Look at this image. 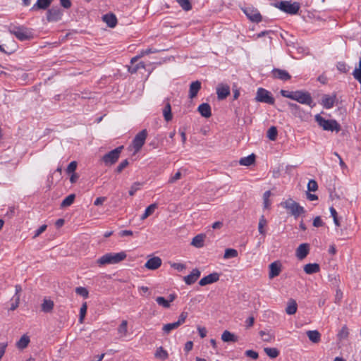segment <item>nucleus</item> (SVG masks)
<instances>
[{
	"instance_id": "1",
	"label": "nucleus",
	"mask_w": 361,
	"mask_h": 361,
	"mask_svg": "<svg viewBox=\"0 0 361 361\" xmlns=\"http://www.w3.org/2000/svg\"><path fill=\"white\" fill-rule=\"evenodd\" d=\"M127 255L125 252L118 253L109 252L102 255L97 260L99 266L102 267L107 264H115L124 260Z\"/></svg>"
},
{
	"instance_id": "2",
	"label": "nucleus",
	"mask_w": 361,
	"mask_h": 361,
	"mask_svg": "<svg viewBox=\"0 0 361 361\" xmlns=\"http://www.w3.org/2000/svg\"><path fill=\"white\" fill-rule=\"evenodd\" d=\"M314 119L319 127H321L324 130L331 132L335 131L336 133L341 130V126L336 120L325 119L320 114L315 115Z\"/></svg>"
},
{
	"instance_id": "3",
	"label": "nucleus",
	"mask_w": 361,
	"mask_h": 361,
	"mask_svg": "<svg viewBox=\"0 0 361 361\" xmlns=\"http://www.w3.org/2000/svg\"><path fill=\"white\" fill-rule=\"evenodd\" d=\"M281 206L285 208L295 219L305 213L304 207L291 198L282 202Z\"/></svg>"
},
{
	"instance_id": "4",
	"label": "nucleus",
	"mask_w": 361,
	"mask_h": 361,
	"mask_svg": "<svg viewBox=\"0 0 361 361\" xmlns=\"http://www.w3.org/2000/svg\"><path fill=\"white\" fill-rule=\"evenodd\" d=\"M8 30L11 34L15 35L20 41H25L32 37L31 30L24 26L11 25Z\"/></svg>"
},
{
	"instance_id": "5",
	"label": "nucleus",
	"mask_w": 361,
	"mask_h": 361,
	"mask_svg": "<svg viewBox=\"0 0 361 361\" xmlns=\"http://www.w3.org/2000/svg\"><path fill=\"white\" fill-rule=\"evenodd\" d=\"M275 6L279 8L281 11L290 14H296L300 9V4L298 2L291 3L288 1H281L275 4Z\"/></svg>"
},
{
	"instance_id": "6",
	"label": "nucleus",
	"mask_w": 361,
	"mask_h": 361,
	"mask_svg": "<svg viewBox=\"0 0 361 361\" xmlns=\"http://www.w3.org/2000/svg\"><path fill=\"white\" fill-rule=\"evenodd\" d=\"M123 149V146H119L110 151L102 157V161L106 165L115 164L118 161Z\"/></svg>"
},
{
	"instance_id": "7",
	"label": "nucleus",
	"mask_w": 361,
	"mask_h": 361,
	"mask_svg": "<svg viewBox=\"0 0 361 361\" xmlns=\"http://www.w3.org/2000/svg\"><path fill=\"white\" fill-rule=\"evenodd\" d=\"M293 100L297 101L302 104L308 105L311 107L314 106V105L313 104V99L311 97V94L307 92L301 90L295 91Z\"/></svg>"
},
{
	"instance_id": "8",
	"label": "nucleus",
	"mask_w": 361,
	"mask_h": 361,
	"mask_svg": "<svg viewBox=\"0 0 361 361\" xmlns=\"http://www.w3.org/2000/svg\"><path fill=\"white\" fill-rule=\"evenodd\" d=\"M247 18L252 22L259 23L262 20V17L259 11L253 6H247L242 8Z\"/></svg>"
},
{
	"instance_id": "9",
	"label": "nucleus",
	"mask_w": 361,
	"mask_h": 361,
	"mask_svg": "<svg viewBox=\"0 0 361 361\" xmlns=\"http://www.w3.org/2000/svg\"><path fill=\"white\" fill-rule=\"evenodd\" d=\"M256 100L259 102H264L269 104L274 103V99L271 94L264 88H259L257 91Z\"/></svg>"
},
{
	"instance_id": "10",
	"label": "nucleus",
	"mask_w": 361,
	"mask_h": 361,
	"mask_svg": "<svg viewBox=\"0 0 361 361\" xmlns=\"http://www.w3.org/2000/svg\"><path fill=\"white\" fill-rule=\"evenodd\" d=\"M147 136V131L145 129L141 130L135 135L133 140V146L135 152H139L142 147L144 145Z\"/></svg>"
},
{
	"instance_id": "11",
	"label": "nucleus",
	"mask_w": 361,
	"mask_h": 361,
	"mask_svg": "<svg viewBox=\"0 0 361 361\" xmlns=\"http://www.w3.org/2000/svg\"><path fill=\"white\" fill-rule=\"evenodd\" d=\"M63 13L58 8H52L47 12V19L49 22H57L61 19Z\"/></svg>"
},
{
	"instance_id": "12",
	"label": "nucleus",
	"mask_w": 361,
	"mask_h": 361,
	"mask_svg": "<svg viewBox=\"0 0 361 361\" xmlns=\"http://www.w3.org/2000/svg\"><path fill=\"white\" fill-rule=\"evenodd\" d=\"M281 263L279 261H275L271 263L269 266V279H273L277 276H279L281 271Z\"/></svg>"
},
{
	"instance_id": "13",
	"label": "nucleus",
	"mask_w": 361,
	"mask_h": 361,
	"mask_svg": "<svg viewBox=\"0 0 361 361\" xmlns=\"http://www.w3.org/2000/svg\"><path fill=\"white\" fill-rule=\"evenodd\" d=\"M219 279V274L216 272L210 274L200 279L199 284L204 286L218 281Z\"/></svg>"
},
{
	"instance_id": "14",
	"label": "nucleus",
	"mask_w": 361,
	"mask_h": 361,
	"mask_svg": "<svg viewBox=\"0 0 361 361\" xmlns=\"http://www.w3.org/2000/svg\"><path fill=\"white\" fill-rule=\"evenodd\" d=\"M216 94L219 100L226 99L230 94V87L224 84L219 85L216 87Z\"/></svg>"
},
{
	"instance_id": "15",
	"label": "nucleus",
	"mask_w": 361,
	"mask_h": 361,
	"mask_svg": "<svg viewBox=\"0 0 361 361\" xmlns=\"http://www.w3.org/2000/svg\"><path fill=\"white\" fill-rule=\"evenodd\" d=\"M161 263L162 261L160 257H153L146 262L145 267L149 270H155L161 267Z\"/></svg>"
},
{
	"instance_id": "16",
	"label": "nucleus",
	"mask_w": 361,
	"mask_h": 361,
	"mask_svg": "<svg viewBox=\"0 0 361 361\" xmlns=\"http://www.w3.org/2000/svg\"><path fill=\"white\" fill-rule=\"evenodd\" d=\"M310 246L307 243L300 244L296 250L295 255L299 259H303L309 254Z\"/></svg>"
},
{
	"instance_id": "17",
	"label": "nucleus",
	"mask_w": 361,
	"mask_h": 361,
	"mask_svg": "<svg viewBox=\"0 0 361 361\" xmlns=\"http://www.w3.org/2000/svg\"><path fill=\"white\" fill-rule=\"evenodd\" d=\"M200 276V271L197 269H194L190 274L184 277V281L188 285L194 283Z\"/></svg>"
},
{
	"instance_id": "18",
	"label": "nucleus",
	"mask_w": 361,
	"mask_h": 361,
	"mask_svg": "<svg viewBox=\"0 0 361 361\" xmlns=\"http://www.w3.org/2000/svg\"><path fill=\"white\" fill-rule=\"evenodd\" d=\"M273 76L275 78L281 80L283 81H286L290 79L291 76L290 74L285 70L275 68L272 71Z\"/></svg>"
},
{
	"instance_id": "19",
	"label": "nucleus",
	"mask_w": 361,
	"mask_h": 361,
	"mask_svg": "<svg viewBox=\"0 0 361 361\" xmlns=\"http://www.w3.org/2000/svg\"><path fill=\"white\" fill-rule=\"evenodd\" d=\"M53 0H37V2L31 8V11H37L38 9L45 10L49 7Z\"/></svg>"
},
{
	"instance_id": "20",
	"label": "nucleus",
	"mask_w": 361,
	"mask_h": 361,
	"mask_svg": "<svg viewBox=\"0 0 361 361\" xmlns=\"http://www.w3.org/2000/svg\"><path fill=\"white\" fill-rule=\"evenodd\" d=\"M205 238L206 235L204 234H198L192 239L190 244L197 248L202 247L204 245Z\"/></svg>"
},
{
	"instance_id": "21",
	"label": "nucleus",
	"mask_w": 361,
	"mask_h": 361,
	"mask_svg": "<svg viewBox=\"0 0 361 361\" xmlns=\"http://www.w3.org/2000/svg\"><path fill=\"white\" fill-rule=\"evenodd\" d=\"M298 310V304L294 299H289L287 302L286 312L287 314L293 315L296 313Z\"/></svg>"
},
{
	"instance_id": "22",
	"label": "nucleus",
	"mask_w": 361,
	"mask_h": 361,
	"mask_svg": "<svg viewBox=\"0 0 361 361\" xmlns=\"http://www.w3.org/2000/svg\"><path fill=\"white\" fill-rule=\"evenodd\" d=\"M201 88V82L198 80L192 82L190 85L189 97L192 99L195 97Z\"/></svg>"
},
{
	"instance_id": "23",
	"label": "nucleus",
	"mask_w": 361,
	"mask_h": 361,
	"mask_svg": "<svg viewBox=\"0 0 361 361\" xmlns=\"http://www.w3.org/2000/svg\"><path fill=\"white\" fill-rule=\"evenodd\" d=\"M335 96L325 94L322 97V104L325 109H331L334 106L335 102Z\"/></svg>"
},
{
	"instance_id": "24",
	"label": "nucleus",
	"mask_w": 361,
	"mask_h": 361,
	"mask_svg": "<svg viewBox=\"0 0 361 361\" xmlns=\"http://www.w3.org/2000/svg\"><path fill=\"white\" fill-rule=\"evenodd\" d=\"M198 111L204 118H209L212 115L211 107L207 103H203L198 106Z\"/></svg>"
},
{
	"instance_id": "25",
	"label": "nucleus",
	"mask_w": 361,
	"mask_h": 361,
	"mask_svg": "<svg viewBox=\"0 0 361 361\" xmlns=\"http://www.w3.org/2000/svg\"><path fill=\"white\" fill-rule=\"evenodd\" d=\"M320 270V267L319 264L317 263H310L307 264L304 266V271L307 274H312L319 272Z\"/></svg>"
},
{
	"instance_id": "26",
	"label": "nucleus",
	"mask_w": 361,
	"mask_h": 361,
	"mask_svg": "<svg viewBox=\"0 0 361 361\" xmlns=\"http://www.w3.org/2000/svg\"><path fill=\"white\" fill-rule=\"evenodd\" d=\"M103 20L110 27H114L117 23V19L114 14L108 13L103 16Z\"/></svg>"
},
{
	"instance_id": "27",
	"label": "nucleus",
	"mask_w": 361,
	"mask_h": 361,
	"mask_svg": "<svg viewBox=\"0 0 361 361\" xmlns=\"http://www.w3.org/2000/svg\"><path fill=\"white\" fill-rule=\"evenodd\" d=\"M306 334L312 343H317L321 340V334L317 330H310L306 332Z\"/></svg>"
},
{
	"instance_id": "28",
	"label": "nucleus",
	"mask_w": 361,
	"mask_h": 361,
	"mask_svg": "<svg viewBox=\"0 0 361 361\" xmlns=\"http://www.w3.org/2000/svg\"><path fill=\"white\" fill-rule=\"evenodd\" d=\"M164 102L165 106L163 109V116L166 121H170L172 119L171 106L168 99Z\"/></svg>"
},
{
	"instance_id": "29",
	"label": "nucleus",
	"mask_w": 361,
	"mask_h": 361,
	"mask_svg": "<svg viewBox=\"0 0 361 361\" xmlns=\"http://www.w3.org/2000/svg\"><path fill=\"white\" fill-rule=\"evenodd\" d=\"M117 331L121 338L126 337L128 335V322L123 320L118 327Z\"/></svg>"
},
{
	"instance_id": "30",
	"label": "nucleus",
	"mask_w": 361,
	"mask_h": 361,
	"mask_svg": "<svg viewBox=\"0 0 361 361\" xmlns=\"http://www.w3.org/2000/svg\"><path fill=\"white\" fill-rule=\"evenodd\" d=\"M255 161V156L254 154H252L247 157H243L240 159L239 164L242 166H250L252 165Z\"/></svg>"
},
{
	"instance_id": "31",
	"label": "nucleus",
	"mask_w": 361,
	"mask_h": 361,
	"mask_svg": "<svg viewBox=\"0 0 361 361\" xmlns=\"http://www.w3.org/2000/svg\"><path fill=\"white\" fill-rule=\"evenodd\" d=\"M54 308V302L51 300L44 299L42 304V310L44 312H50Z\"/></svg>"
},
{
	"instance_id": "32",
	"label": "nucleus",
	"mask_w": 361,
	"mask_h": 361,
	"mask_svg": "<svg viewBox=\"0 0 361 361\" xmlns=\"http://www.w3.org/2000/svg\"><path fill=\"white\" fill-rule=\"evenodd\" d=\"M259 334L262 339L265 342H271L274 340V335L270 331L262 330L259 332Z\"/></svg>"
},
{
	"instance_id": "33",
	"label": "nucleus",
	"mask_w": 361,
	"mask_h": 361,
	"mask_svg": "<svg viewBox=\"0 0 361 361\" xmlns=\"http://www.w3.org/2000/svg\"><path fill=\"white\" fill-rule=\"evenodd\" d=\"M221 339L224 342H235L237 341L235 335L227 330L223 332L221 335Z\"/></svg>"
},
{
	"instance_id": "34",
	"label": "nucleus",
	"mask_w": 361,
	"mask_h": 361,
	"mask_svg": "<svg viewBox=\"0 0 361 361\" xmlns=\"http://www.w3.org/2000/svg\"><path fill=\"white\" fill-rule=\"evenodd\" d=\"M267 221L264 216L262 215L260 217L259 221L258 231H259V233L263 235H264L266 234V230L264 229V227L267 226Z\"/></svg>"
},
{
	"instance_id": "35",
	"label": "nucleus",
	"mask_w": 361,
	"mask_h": 361,
	"mask_svg": "<svg viewBox=\"0 0 361 361\" xmlns=\"http://www.w3.org/2000/svg\"><path fill=\"white\" fill-rule=\"evenodd\" d=\"M75 198V195L74 194L68 195L61 203V207H69L73 203Z\"/></svg>"
},
{
	"instance_id": "36",
	"label": "nucleus",
	"mask_w": 361,
	"mask_h": 361,
	"mask_svg": "<svg viewBox=\"0 0 361 361\" xmlns=\"http://www.w3.org/2000/svg\"><path fill=\"white\" fill-rule=\"evenodd\" d=\"M179 326L176 324V322L169 323L164 324L162 327V330L164 334H169L172 330L177 329Z\"/></svg>"
},
{
	"instance_id": "37",
	"label": "nucleus",
	"mask_w": 361,
	"mask_h": 361,
	"mask_svg": "<svg viewBox=\"0 0 361 361\" xmlns=\"http://www.w3.org/2000/svg\"><path fill=\"white\" fill-rule=\"evenodd\" d=\"M264 350L271 358H276L279 355V351L276 348H265Z\"/></svg>"
},
{
	"instance_id": "38",
	"label": "nucleus",
	"mask_w": 361,
	"mask_h": 361,
	"mask_svg": "<svg viewBox=\"0 0 361 361\" xmlns=\"http://www.w3.org/2000/svg\"><path fill=\"white\" fill-rule=\"evenodd\" d=\"M30 342V339L27 336H23L17 343V347L20 349L26 348Z\"/></svg>"
},
{
	"instance_id": "39",
	"label": "nucleus",
	"mask_w": 361,
	"mask_h": 361,
	"mask_svg": "<svg viewBox=\"0 0 361 361\" xmlns=\"http://www.w3.org/2000/svg\"><path fill=\"white\" fill-rule=\"evenodd\" d=\"M278 135L277 128L275 126H271L267 131V137L270 140L274 141Z\"/></svg>"
},
{
	"instance_id": "40",
	"label": "nucleus",
	"mask_w": 361,
	"mask_h": 361,
	"mask_svg": "<svg viewBox=\"0 0 361 361\" xmlns=\"http://www.w3.org/2000/svg\"><path fill=\"white\" fill-rule=\"evenodd\" d=\"M157 304L164 308H169L171 306L170 301L165 299L164 297L159 296L156 298Z\"/></svg>"
},
{
	"instance_id": "41",
	"label": "nucleus",
	"mask_w": 361,
	"mask_h": 361,
	"mask_svg": "<svg viewBox=\"0 0 361 361\" xmlns=\"http://www.w3.org/2000/svg\"><path fill=\"white\" fill-rule=\"evenodd\" d=\"M176 1L184 11L191 10L192 5L189 0H176Z\"/></svg>"
},
{
	"instance_id": "42",
	"label": "nucleus",
	"mask_w": 361,
	"mask_h": 361,
	"mask_svg": "<svg viewBox=\"0 0 361 361\" xmlns=\"http://www.w3.org/2000/svg\"><path fill=\"white\" fill-rule=\"evenodd\" d=\"M237 256H238V252L236 250L232 249V248H228L225 250L224 257L225 259H229V258L235 257Z\"/></svg>"
},
{
	"instance_id": "43",
	"label": "nucleus",
	"mask_w": 361,
	"mask_h": 361,
	"mask_svg": "<svg viewBox=\"0 0 361 361\" xmlns=\"http://www.w3.org/2000/svg\"><path fill=\"white\" fill-rule=\"evenodd\" d=\"M295 116L300 118L302 121H307L310 117V114L309 113L305 112L301 109L298 111L295 112Z\"/></svg>"
},
{
	"instance_id": "44",
	"label": "nucleus",
	"mask_w": 361,
	"mask_h": 361,
	"mask_svg": "<svg viewBox=\"0 0 361 361\" xmlns=\"http://www.w3.org/2000/svg\"><path fill=\"white\" fill-rule=\"evenodd\" d=\"M271 196V192L269 190L266 191L263 195L264 208L268 209L271 204L269 197Z\"/></svg>"
},
{
	"instance_id": "45",
	"label": "nucleus",
	"mask_w": 361,
	"mask_h": 361,
	"mask_svg": "<svg viewBox=\"0 0 361 361\" xmlns=\"http://www.w3.org/2000/svg\"><path fill=\"white\" fill-rule=\"evenodd\" d=\"M75 293L78 295H80L85 298H88V295H89V292H88L87 289L85 287H81V286L77 287L75 288Z\"/></svg>"
},
{
	"instance_id": "46",
	"label": "nucleus",
	"mask_w": 361,
	"mask_h": 361,
	"mask_svg": "<svg viewBox=\"0 0 361 361\" xmlns=\"http://www.w3.org/2000/svg\"><path fill=\"white\" fill-rule=\"evenodd\" d=\"M87 303L84 302L82 305V306L80 307V318H79V320H80V323L83 322L84 318H85L86 312H87Z\"/></svg>"
},
{
	"instance_id": "47",
	"label": "nucleus",
	"mask_w": 361,
	"mask_h": 361,
	"mask_svg": "<svg viewBox=\"0 0 361 361\" xmlns=\"http://www.w3.org/2000/svg\"><path fill=\"white\" fill-rule=\"evenodd\" d=\"M142 184L139 182H135L134 183L131 187H130V189L129 190V195L130 196H133L135 195V193L138 190H140V187H141Z\"/></svg>"
},
{
	"instance_id": "48",
	"label": "nucleus",
	"mask_w": 361,
	"mask_h": 361,
	"mask_svg": "<svg viewBox=\"0 0 361 361\" xmlns=\"http://www.w3.org/2000/svg\"><path fill=\"white\" fill-rule=\"evenodd\" d=\"M318 188L317 183L314 180H310L307 183V189L309 191H316Z\"/></svg>"
},
{
	"instance_id": "49",
	"label": "nucleus",
	"mask_w": 361,
	"mask_h": 361,
	"mask_svg": "<svg viewBox=\"0 0 361 361\" xmlns=\"http://www.w3.org/2000/svg\"><path fill=\"white\" fill-rule=\"evenodd\" d=\"M337 69L341 73H347L348 71V67L344 62H338L336 65Z\"/></svg>"
},
{
	"instance_id": "50",
	"label": "nucleus",
	"mask_w": 361,
	"mask_h": 361,
	"mask_svg": "<svg viewBox=\"0 0 361 361\" xmlns=\"http://www.w3.org/2000/svg\"><path fill=\"white\" fill-rule=\"evenodd\" d=\"M348 336V329L346 326H343L339 333L338 334V336L340 339H345Z\"/></svg>"
},
{
	"instance_id": "51",
	"label": "nucleus",
	"mask_w": 361,
	"mask_h": 361,
	"mask_svg": "<svg viewBox=\"0 0 361 361\" xmlns=\"http://www.w3.org/2000/svg\"><path fill=\"white\" fill-rule=\"evenodd\" d=\"M158 51H159V50H157L156 49L148 48V49H145V50H141L140 54H139V56H140V58H141V57H143L145 55H147V54H153V53H157Z\"/></svg>"
},
{
	"instance_id": "52",
	"label": "nucleus",
	"mask_w": 361,
	"mask_h": 361,
	"mask_svg": "<svg viewBox=\"0 0 361 361\" xmlns=\"http://www.w3.org/2000/svg\"><path fill=\"white\" fill-rule=\"evenodd\" d=\"M188 317V312H182L179 315L178 319L176 322V324L180 326L181 324H183L185 319Z\"/></svg>"
},
{
	"instance_id": "53",
	"label": "nucleus",
	"mask_w": 361,
	"mask_h": 361,
	"mask_svg": "<svg viewBox=\"0 0 361 361\" xmlns=\"http://www.w3.org/2000/svg\"><path fill=\"white\" fill-rule=\"evenodd\" d=\"M281 94L286 98H289L293 100L294 96H295V91H288V90H281L280 92Z\"/></svg>"
},
{
	"instance_id": "54",
	"label": "nucleus",
	"mask_w": 361,
	"mask_h": 361,
	"mask_svg": "<svg viewBox=\"0 0 361 361\" xmlns=\"http://www.w3.org/2000/svg\"><path fill=\"white\" fill-rule=\"evenodd\" d=\"M76 168H77V162L75 161H71L68 164V166L66 169V171L68 173H73L74 171H75Z\"/></svg>"
},
{
	"instance_id": "55",
	"label": "nucleus",
	"mask_w": 361,
	"mask_h": 361,
	"mask_svg": "<svg viewBox=\"0 0 361 361\" xmlns=\"http://www.w3.org/2000/svg\"><path fill=\"white\" fill-rule=\"evenodd\" d=\"M157 208V204H156V203L152 204L146 208L145 212L147 213L148 214V216H149L154 212V211Z\"/></svg>"
},
{
	"instance_id": "56",
	"label": "nucleus",
	"mask_w": 361,
	"mask_h": 361,
	"mask_svg": "<svg viewBox=\"0 0 361 361\" xmlns=\"http://www.w3.org/2000/svg\"><path fill=\"white\" fill-rule=\"evenodd\" d=\"M128 164H129V162H128V159H125V160L122 161L117 166L116 171L118 173H121L128 165Z\"/></svg>"
},
{
	"instance_id": "57",
	"label": "nucleus",
	"mask_w": 361,
	"mask_h": 361,
	"mask_svg": "<svg viewBox=\"0 0 361 361\" xmlns=\"http://www.w3.org/2000/svg\"><path fill=\"white\" fill-rule=\"evenodd\" d=\"M155 355L159 357L165 359L167 357V353L161 347H160L156 352Z\"/></svg>"
},
{
	"instance_id": "58",
	"label": "nucleus",
	"mask_w": 361,
	"mask_h": 361,
	"mask_svg": "<svg viewBox=\"0 0 361 361\" xmlns=\"http://www.w3.org/2000/svg\"><path fill=\"white\" fill-rule=\"evenodd\" d=\"M245 355L251 357L253 360H257L258 358V353L256 351H254L252 350H247L245 353Z\"/></svg>"
},
{
	"instance_id": "59",
	"label": "nucleus",
	"mask_w": 361,
	"mask_h": 361,
	"mask_svg": "<svg viewBox=\"0 0 361 361\" xmlns=\"http://www.w3.org/2000/svg\"><path fill=\"white\" fill-rule=\"evenodd\" d=\"M171 267L174 268L178 271H182L183 269L186 268V266L182 263H172Z\"/></svg>"
},
{
	"instance_id": "60",
	"label": "nucleus",
	"mask_w": 361,
	"mask_h": 361,
	"mask_svg": "<svg viewBox=\"0 0 361 361\" xmlns=\"http://www.w3.org/2000/svg\"><path fill=\"white\" fill-rule=\"evenodd\" d=\"M181 173L180 171H177L173 176L170 178V179L169 180V183H173L176 182L181 178Z\"/></svg>"
},
{
	"instance_id": "61",
	"label": "nucleus",
	"mask_w": 361,
	"mask_h": 361,
	"mask_svg": "<svg viewBox=\"0 0 361 361\" xmlns=\"http://www.w3.org/2000/svg\"><path fill=\"white\" fill-rule=\"evenodd\" d=\"M324 224L322 219L320 218V216H317L314 219V221H313V226L314 227H320V226H322Z\"/></svg>"
},
{
	"instance_id": "62",
	"label": "nucleus",
	"mask_w": 361,
	"mask_h": 361,
	"mask_svg": "<svg viewBox=\"0 0 361 361\" xmlns=\"http://www.w3.org/2000/svg\"><path fill=\"white\" fill-rule=\"evenodd\" d=\"M47 229V225H42L38 229L35 231L34 238L38 237L39 235H41L45 230Z\"/></svg>"
},
{
	"instance_id": "63",
	"label": "nucleus",
	"mask_w": 361,
	"mask_h": 361,
	"mask_svg": "<svg viewBox=\"0 0 361 361\" xmlns=\"http://www.w3.org/2000/svg\"><path fill=\"white\" fill-rule=\"evenodd\" d=\"M255 322V318L252 316L249 317L245 321L246 328H250L253 326Z\"/></svg>"
},
{
	"instance_id": "64",
	"label": "nucleus",
	"mask_w": 361,
	"mask_h": 361,
	"mask_svg": "<svg viewBox=\"0 0 361 361\" xmlns=\"http://www.w3.org/2000/svg\"><path fill=\"white\" fill-rule=\"evenodd\" d=\"M360 75H361V57L360 58V60H359V67L355 68L353 72V76Z\"/></svg>"
}]
</instances>
